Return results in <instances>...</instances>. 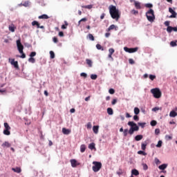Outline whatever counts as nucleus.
<instances>
[{
	"mask_svg": "<svg viewBox=\"0 0 177 177\" xmlns=\"http://www.w3.org/2000/svg\"><path fill=\"white\" fill-rule=\"evenodd\" d=\"M9 31H11V32H15V30H16V27H15L14 24H11L8 26Z\"/></svg>",
	"mask_w": 177,
	"mask_h": 177,
	"instance_id": "nucleus-19",
	"label": "nucleus"
},
{
	"mask_svg": "<svg viewBox=\"0 0 177 177\" xmlns=\"http://www.w3.org/2000/svg\"><path fill=\"white\" fill-rule=\"evenodd\" d=\"M80 77H84V78H86L88 77V75L85 73H80Z\"/></svg>",
	"mask_w": 177,
	"mask_h": 177,
	"instance_id": "nucleus-51",
	"label": "nucleus"
},
{
	"mask_svg": "<svg viewBox=\"0 0 177 177\" xmlns=\"http://www.w3.org/2000/svg\"><path fill=\"white\" fill-rule=\"evenodd\" d=\"M142 139H143L142 135H138L135 137V140H136V142H139V140H142Z\"/></svg>",
	"mask_w": 177,
	"mask_h": 177,
	"instance_id": "nucleus-21",
	"label": "nucleus"
},
{
	"mask_svg": "<svg viewBox=\"0 0 177 177\" xmlns=\"http://www.w3.org/2000/svg\"><path fill=\"white\" fill-rule=\"evenodd\" d=\"M32 26H37V28H39V23H38V21H33L32 22Z\"/></svg>",
	"mask_w": 177,
	"mask_h": 177,
	"instance_id": "nucleus-26",
	"label": "nucleus"
},
{
	"mask_svg": "<svg viewBox=\"0 0 177 177\" xmlns=\"http://www.w3.org/2000/svg\"><path fill=\"white\" fill-rule=\"evenodd\" d=\"M109 55H113V53H114L115 52L114 48H109Z\"/></svg>",
	"mask_w": 177,
	"mask_h": 177,
	"instance_id": "nucleus-50",
	"label": "nucleus"
},
{
	"mask_svg": "<svg viewBox=\"0 0 177 177\" xmlns=\"http://www.w3.org/2000/svg\"><path fill=\"white\" fill-rule=\"evenodd\" d=\"M146 17L148 20V21H150L151 23H153L154 20L156 19V16L154 15V10L153 9H150L146 12Z\"/></svg>",
	"mask_w": 177,
	"mask_h": 177,
	"instance_id": "nucleus-3",
	"label": "nucleus"
},
{
	"mask_svg": "<svg viewBox=\"0 0 177 177\" xmlns=\"http://www.w3.org/2000/svg\"><path fill=\"white\" fill-rule=\"evenodd\" d=\"M86 62L88 66H89L90 67H92V61L91 59H86Z\"/></svg>",
	"mask_w": 177,
	"mask_h": 177,
	"instance_id": "nucleus-33",
	"label": "nucleus"
},
{
	"mask_svg": "<svg viewBox=\"0 0 177 177\" xmlns=\"http://www.w3.org/2000/svg\"><path fill=\"white\" fill-rule=\"evenodd\" d=\"M92 128V123L91 122H88L87 123V129H91Z\"/></svg>",
	"mask_w": 177,
	"mask_h": 177,
	"instance_id": "nucleus-48",
	"label": "nucleus"
},
{
	"mask_svg": "<svg viewBox=\"0 0 177 177\" xmlns=\"http://www.w3.org/2000/svg\"><path fill=\"white\" fill-rule=\"evenodd\" d=\"M155 133L156 135H160V129H155Z\"/></svg>",
	"mask_w": 177,
	"mask_h": 177,
	"instance_id": "nucleus-58",
	"label": "nucleus"
},
{
	"mask_svg": "<svg viewBox=\"0 0 177 177\" xmlns=\"http://www.w3.org/2000/svg\"><path fill=\"white\" fill-rule=\"evenodd\" d=\"M28 62L30 63H35V58L32 57H30L29 59H28Z\"/></svg>",
	"mask_w": 177,
	"mask_h": 177,
	"instance_id": "nucleus-34",
	"label": "nucleus"
},
{
	"mask_svg": "<svg viewBox=\"0 0 177 177\" xmlns=\"http://www.w3.org/2000/svg\"><path fill=\"white\" fill-rule=\"evenodd\" d=\"M167 32H172V26H168L167 28Z\"/></svg>",
	"mask_w": 177,
	"mask_h": 177,
	"instance_id": "nucleus-46",
	"label": "nucleus"
},
{
	"mask_svg": "<svg viewBox=\"0 0 177 177\" xmlns=\"http://www.w3.org/2000/svg\"><path fill=\"white\" fill-rule=\"evenodd\" d=\"M177 113L175 111H171L169 113V117H176Z\"/></svg>",
	"mask_w": 177,
	"mask_h": 177,
	"instance_id": "nucleus-25",
	"label": "nucleus"
},
{
	"mask_svg": "<svg viewBox=\"0 0 177 177\" xmlns=\"http://www.w3.org/2000/svg\"><path fill=\"white\" fill-rule=\"evenodd\" d=\"M82 8H84V9H92L93 8V6L92 5H88V6H83Z\"/></svg>",
	"mask_w": 177,
	"mask_h": 177,
	"instance_id": "nucleus-31",
	"label": "nucleus"
},
{
	"mask_svg": "<svg viewBox=\"0 0 177 177\" xmlns=\"http://www.w3.org/2000/svg\"><path fill=\"white\" fill-rule=\"evenodd\" d=\"M93 164L94 165L92 167L93 172H99L102 169V162L94 161Z\"/></svg>",
	"mask_w": 177,
	"mask_h": 177,
	"instance_id": "nucleus-5",
	"label": "nucleus"
},
{
	"mask_svg": "<svg viewBox=\"0 0 177 177\" xmlns=\"http://www.w3.org/2000/svg\"><path fill=\"white\" fill-rule=\"evenodd\" d=\"M138 154H142V156H146V152L143 151H138Z\"/></svg>",
	"mask_w": 177,
	"mask_h": 177,
	"instance_id": "nucleus-52",
	"label": "nucleus"
},
{
	"mask_svg": "<svg viewBox=\"0 0 177 177\" xmlns=\"http://www.w3.org/2000/svg\"><path fill=\"white\" fill-rule=\"evenodd\" d=\"M165 138L167 139L168 140H171V139H172V137H171V136L167 135V136H165Z\"/></svg>",
	"mask_w": 177,
	"mask_h": 177,
	"instance_id": "nucleus-62",
	"label": "nucleus"
},
{
	"mask_svg": "<svg viewBox=\"0 0 177 177\" xmlns=\"http://www.w3.org/2000/svg\"><path fill=\"white\" fill-rule=\"evenodd\" d=\"M128 133H129V130H128V129H125L124 131H123V135L124 136H128Z\"/></svg>",
	"mask_w": 177,
	"mask_h": 177,
	"instance_id": "nucleus-30",
	"label": "nucleus"
},
{
	"mask_svg": "<svg viewBox=\"0 0 177 177\" xmlns=\"http://www.w3.org/2000/svg\"><path fill=\"white\" fill-rule=\"evenodd\" d=\"M170 45H171V46H176V42H175V41H171L170 42Z\"/></svg>",
	"mask_w": 177,
	"mask_h": 177,
	"instance_id": "nucleus-57",
	"label": "nucleus"
},
{
	"mask_svg": "<svg viewBox=\"0 0 177 177\" xmlns=\"http://www.w3.org/2000/svg\"><path fill=\"white\" fill-rule=\"evenodd\" d=\"M139 113H140V110L139 109V108L135 107L134 108V114H136V115H138V114H139Z\"/></svg>",
	"mask_w": 177,
	"mask_h": 177,
	"instance_id": "nucleus-28",
	"label": "nucleus"
},
{
	"mask_svg": "<svg viewBox=\"0 0 177 177\" xmlns=\"http://www.w3.org/2000/svg\"><path fill=\"white\" fill-rule=\"evenodd\" d=\"M127 125L130 127L129 130V135H133L135 132H138V131H139V126H138L135 122H128Z\"/></svg>",
	"mask_w": 177,
	"mask_h": 177,
	"instance_id": "nucleus-2",
	"label": "nucleus"
},
{
	"mask_svg": "<svg viewBox=\"0 0 177 177\" xmlns=\"http://www.w3.org/2000/svg\"><path fill=\"white\" fill-rule=\"evenodd\" d=\"M62 133H64V135H70V133H71V130L68 129L63 128Z\"/></svg>",
	"mask_w": 177,
	"mask_h": 177,
	"instance_id": "nucleus-14",
	"label": "nucleus"
},
{
	"mask_svg": "<svg viewBox=\"0 0 177 177\" xmlns=\"http://www.w3.org/2000/svg\"><path fill=\"white\" fill-rule=\"evenodd\" d=\"M124 50L125 52H127L128 53H135V52H138V50H139V48L136 47V48H129L128 47H124Z\"/></svg>",
	"mask_w": 177,
	"mask_h": 177,
	"instance_id": "nucleus-8",
	"label": "nucleus"
},
{
	"mask_svg": "<svg viewBox=\"0 0 177 177\" xmlns=\"http://www.w3.org/2000/svg\"><path fill=\"white\" fill-rule=\"evenodd\" d=\"M134 175L135 176H138L139 175V171L138 169H134L131 171V176Z\"/></svg>",
	"mask_w": 177,
	"mask_h": 177,
	"instance_id": "nucleus-17",
	"label": "nucleus"
},
{
	"mask_svg": "<svg viewBox=\"0 0 177 177\" xmlns=\"http://www.w3.org/2000/svg\"><path fill=\"white\" fill-rule=\"evenodd\" d=\"M155 163L156 164V165H158L161 164V161H160V160L158 158H156Z\"/></svg>",
	"mask_w": 177,
	"mask_h": 177,
	"instance_id": "nucleus-41",
	"label": "nucleus"
},
{
	"mask_svg": "<svg viewBox=\"0 0 177 177\" xmlns=\"http://www.w3.org/2000/svg\"><path fill=\"white\" fill-rule=\"evenodd\" d=\"M4 127L5 129L3 130V134L9 136V135H10V126H9V124H8V122H5Z\"/></svg>",
	"mask_w": 177,
	"mask_h": 177,
	"instance_id": "nucleus-6",
	"label": "nucleus"
},
{
	"mask_svg": "<svg viewBox=\"0 0 177 177\" xmlns=\"http://www.w3.org/2000/svg\"><path fill=\"white\" fill-rule=\"evenodd\" d=\"M38 19H49V17L47 15L44 14L42 15L39 16Z\"/></svg>",
	"mask_w": 177,
	"mask_h": 177,
	"instance_id": "nucleus-24",
	"label": "nucleus"
},
{
	"mask_svg": "<svg viewBox=\"0 0 177 177\" xmlns=\"http://www.w3.org/2000/svg\"><path fill=\"white\" fill-rule=\"evenodd\" d=\"M109 13L112 19L116 20V21H118L120 19V11H118L115 6L111 5L109 6Z\"/></svg>",
	"mask_w": 177,
	"mask_h": 177,
	"instance_id": "nucleus-1",
	"label": "nucleus"
},
{
	"mask_svg": "<svg viewBox=\"0 0 177 177\" xmlns=\"http://www.w3.org/2000/svg\"><path fill=\"white\" fill-rule=\"evenodd\" d=\"M158 110H160L159 107H154L152 109V111H158Z\"/></svg>",
	"mask_w": 177,
	"mask_h": 177,
	"instance_id": "nucleus-59",
	"label": "nucleus"
},
{
	"mask_svg": "<svg viewBox=\"0 0 177 177\" xmlns=\"http://www.w3.org/2000/svg\"><path fill=\"white\" fill-rule=\"evenodd\" d=\"M129 62L130 64H135V61L133 59H129Z\"/></svg>",
	"mask_w": 177,
	"mask_h": 177,
	"instance_id": "nucleus-55",
	"label": "nucleus"
},
{
	"mask_svg": "<svg viewBox=\"0 0 177 177\" xmlns=\"http://www.w3.org/2000/svg\"><path fill=\"white\" fill-rule=\"evenodd\" d=\"M85 150H86V145H82L80 146V151H81V153H84Z\"/></svg>",
	"mask_w": 177,
	"mask_h": 177,
	"instance_id": "nucleus-22",
	"label": "nucleus"
},
{
	"mask_svg": "<svg viewBox=\"0 0 177 177\" xmlns=\"http://www.w3.org/2000/svg\"><path fill=\"white\" fill-rule=\"evenodd\" d=\"M161 146H162V141L159 140L156 145V147H161Z\"/></svg>",
	"mask_w": 177,
	"mask_h": 177,
	"instance_id": "nucleus-40",
	"label": "nucleus"
},
{
	"mask_svg": "<svg viewBox=\"0 0 177 177\" xmlns=\"http://www.w3.org/2000/svg\"><path fill=\"white\" fill-rule=\"evenodd\" d=\"M17 46L19 53H23L24 46L21 44V39H19L18 40H17Z\"/></svg>",
	"mask_w": 177,
	"mask_h": 177,
	"instance_id": "nucleus-7",
	"label": "nucleus"
},
{
	"mask_svg": "<svg viewBox=\"0 0 177 177\" xmlns=\"http://www.w3.org/2000/svg\"><path fill=\"white\" fill-rule=\"evenodd\" d=\"M50 59H55V53L53 51H50Z\"/></svg>",
	"mask_w": 177,
	"mask_h": 177,
	"instance_id": "nucleus-38",
	"label": "nucleus"
},
{
	"mask_svg": "<svg viewBox=\"0 0 177 177\" xmlns=\"http://www.w3.org/2000/svg\"><path fill=\"white\" fill-rule=\"evenodd\" d=\"M147 146V143H142L141 144V149L142 150H146V147Z\"/></svg>",
	"mask_w": 177,
	"mask_h": 177,
	"instance_id": "nucleus-35",
	"label": "nucleus"
},
{
	"mask_svg": "<svg viewBox=\"0 0 177 177\" xmlns=\"http://www.w3.org/2000/svg\"><path fill=\"white\" fill-rule=\"evenodd\" d=\"M165 26H166V27H170V26H169V21H166L165 22Z\"/></svg>",
	"mask_w": 177,
	"mask_h": 177,
	"instance_id": "nucleus-61",
	"label": "nucleus"
},
{
	"mask_svg": "<svg viewBox=\"0 0 177 177\" xmlns=\"http://www.w3.org/2000/svg\"><path fill=\"white\" fill-rule=\"evenodd\" d=\"M93 131L95 134L99 133V126H93Z\"/></svg>",
	"mask_w": 177,
	"mask_h": 177,
	"instance_id": "nucleus-20",
	"label": "nucleus"
},
{
	"mask_svg": "<svg viewBox=\"0 0 177 177\" xmlns=\"http://www.w3.org/2000/svg\"><path fill=\"white\" fill-rule=\"evenodd\" d=\"M169 13L171 14V15L169 17L170 19H175V18H176L177 13H176V12H175V11L172 9V8H169Z\"/></svg>",
	"mask_w": 177,
	"mask_h": 177,
	"instance_id": "nucleus-10",
	"label": "nucleus"
},
{
	"mask_svg": "<svg viewBox=\"0 0 177 177\" xmlns=\"http://www.w3.org/2000/svg\"><path fill=\"white\" fill-rule=\"evenodd\" d=\"M109 92L111 95H114V93H115V91L114 90V88H110L109 90Z\"/></svg>",
	"mask_w": 177,
	"mask_h": 177,
	"instance_id": "nucleus-39",
	"label": "nucleus"
},
{
	"mask_svg": "<svg viewBox=\"0 0 177 177\" xmlns=\"http://www.w3.org/2000/svg\"><path fill=\"white\" fill-rule=\"evenodd\" d=\"M95 146L96 145L94 142H92L89 144L88 149H90V150H96Z\"/></svg>",
	"mask_w": 177,
	"mask_h": 177,
	"instance_id": "nucleus-16",
	"label": "nucleus"
},
{
	"mask_svg": "<svg viewBox=\"0 0 177 177\" xmlns=\"http://www.w3.org/2000/svg\"><path fill=\"white\" fill-rule=\"evenodd\" d=\"M59 37H64V33L63 32H59Z\"/></svg>",
	"mask_w": 177,
	"mask_h": 177,
	"instance_id": "nucleus-64",
	"label": "nucleus"
},
{
	"mask_svg": "<svg viewBox=\"0 0 177 177\" xmlns=\"http://www.w3.org/2000/svg\"><path fill=\"white\" fill-rule=\"evenodd\" d=\"M116 103H117V99H113L111 102V104H113V106H114V104H115Z\"/></svg>",
	"mask_w": 177,
	"mask_h": 177,
	"instance_id": "nucleus-60",
	"label": "nucleus"
},
{
	"mask_svg": "<svg viewBox=\"0 0 177 177\" xmlns=\"http://www.w3.org/2000/svg\"><path fill=\"white\" fill-rule=\"evenodd\" d=\"M149 79L151 81H154V80H156V75H149Z\"/></svg>",
	"mask_w": 177,
	"mask_h": 177,
	"instance_id": "nucleus-42",
	"label": "nucleus"
},
{
	"mask_svg": "<svg viewBox=\"0 0 177 177\" xmlns=\"http://www.w3.org/2000/svg\"><path fill=\"white\" fill-rule=\"evenodd\" d=\"M12 171H13L14 172H16L17 174H20V172H21V168L20 167L12 168Z\"/></svg>",
	"mask_w": 177,
	"mask_h": 177,
	"instance_id": "nucleus-18",
	"label": "nucleus"
},
{
	"mask_svg": "<svg viewBox=\"0 0 177 177\" xmlns=\"http://www.w3.org/2000/svg\"><path fill=\"white\" fill-rule=\"evenodd\" d=\"M150 124H151V127H156V125H157V121L151 120Z\"/></svg>",
	"mask_w": 177,
	"mask_h": 177,
	"instance_id": "nucleus-37",
	"label": "nucleus"
},
{
	"mask_svg": "<svg viewBox=\"0 0 177 177\" xmlns=\"http://www.w3.org/2000/svg\"><path fill=\"white\" fill-rule=\"evenodd\" d=\"M53 42H55V44H57V42H59V40L57 39V37H54L53 38Z\"/></svg>",
	"mask_w": 177,
	"mask_h": 177,
	"instance_id": "nucleus-53",
	"label": "nucleus"
},
{
	"mask_svg": "<svg viewBox=\"0 0 177 177\" xmlns=\"http://www.w3.org/2000/svg\"><path fill=\"white\" fill-rule=\"evenodd\" d=\"M113 109L111 108H108L107 109V113L109 115H113Z\"/></svg>",
	"mask_w": 177,
	"mask_h": 177,
	"instance_id": "nucleus-27",
	"label": "nucleus"
},
{
	"mask_svg": "<svg viewBox=\"0 0 177 177\" xmlns=\"http://www.w3.org/2000/svg\"><path fill=\"white\" fill-rule=\"evenodd\" d=\"M96 48L98 49V50H104V49L102 47V45L99 44L96 45Z\"/></svg>",
	"mask_w": 177,
	"mask_h": 177,
	"instance_id": "nucleus-32",
	"label": "nucleus"
},
{
	"mask_svg": "<svg viewBox=\"0 0 177 177\" xmlns=\"http://www.w3.org/2000/svg\"><path fill=\"white\" fill-rule=\"evenodd\" d=\"M8 61L10 62L12 66H14L15 68H19V62L17 61H15V59L9 58Z\"/></svg>",
	"mask_w": 177,
	"mask_h": 177,
	"instance_id": "nucleus-9",
	"label": "nucleus"
},
{
	"mask_svg": "<svg viewBox=\"0 0 177 177\" xmlns=\"http://www.w3.org/2000/svg\"><path fill=\"white\" fill-rule=\"evenodd\" d=\"M134 6L136 9H138V10L142 9V4L140 3V2L134 1Z\"/></svg>",
	"mask_w": 177,
	"mask_h": 177,
	"instance_id": "nucleus-11",
	"label": "nucleus"
},
{
	"mask_svg": "<svg viewBox=\"0 0 177 177\" xmlns=\"http://www.w3.org/2000/svg\"><path fill=\"white\" fill-rule=\"evenodd\" d=\"M133 120L134 121H138L139 120V116H138V115H135L133 116Z\"/></svg>",
	"mask_w": 177,
	"mask_h": 177,
	"instance_id": "nucleus-56",
	"label": "nucleus"
},
{
	"mask_svg": "<svg viewBox=\"0 0 177 177\" xmlns=\"http://www.w3.org/2000/svg\"><path fill=\"white\" fill-rule=\"evenodd\" d=\"M88 38L91 40V41H95V37H93V35L92 34H88Z\"/></svg>",
	"mask_w": 177,
	"mask_h": 177,
	"instance_id": "nucleus-29",
	"label": "nucleus"
},
{
	"mask_svg": "<svg viewBox=\"0 0 177 177\" xmlns=\"http://www.w3.org/2000/svg\"><path fill=\"white\" fill-rule=\"evenodd\" d=\"M91 80H96L97 78V75H91Z\"/></svg>",
	"mask_w": 177,
	"mask_h": 177,
	"instance_id": "nucleus-49",
	"label": "nucleus"
},
{
	"mask_svg": "<svg viewBox=\"0 0 177 177\" xmlns=\"http://www.w3.org/2000/svg\"><path fill=\"white\" fill-rule=\"evenodd\" d=\"M10 146H12V145H10V143H9V142H4L2 145H1V147L3 149H6V147H10Z\"/></svg>",
	"mask_w": 177,
	"mask_h": 177,
	"instance_id": "nucleus-13",
	"label": "nucleus"
},
{
	"mask_svg": "<svg viewBox=\"0 0 177 177\" xmlns=\"http://www.w3.org/2000/svg\"><path fill=\"white\" fill-rule=\"evenodd\" d=\"M142 166H143V169L145 171H147V169H149V167L146 164L143 163Z\"/></svg>",
	"mask_w": 177,
	"mask_h": 177,
	"instance_id": "nucleus-45",
	"label": "nucleus"
},
{
	"mask_svg": "<svg viewBox=\"0 0 177 177\" xmlns=\"http://www.w3.org/2000/svg\"><path fill=\"white\" fill-rule=\"evenodd\" d=\"M131 13L132 15H138V14L139 13V11H138V10H132L131 11Z\"/></svg>",
	"mask_w": 177,
	"mask_h": 177,
	"instance_id": "nucleus-43",
	"label": "nucleus"
},
{
	"mask_svg": "<svg viewBox=\"0 0 177 177\" xmlns=\"http://www.w3.org/2000/svg\"><path fill=\"white\" fill-rule=\"evenodd\" d=\"M111 30H115V31H117V30H118V27H117L115 25L112 24L111 25L109 28L107 29V31H111Z\"/></svg>",
	"mask_w": 177,
	"mask_h": 177,
	"instance_id": "nucleus-15",
	"label": "nucleus"
},
{
	"mask_svg": "<svg viewBox=\"0 0 177 177\" xmlns=\"http://www.w3.org/2000/svg\"><path fill=\"white\" fill-rule=\"evenodd\" d=\"M21 54H22V55H18L17 57H21V59H26V54H24V52L22 51V53H21Z\"/></svg>",
	"mask_w": 177,
	"mask_h": 177,
	"instance_id": "nucleus-36",
	"label": "nucleus"
},
{
	"mask_svg": "<svg viewBox=\"0 0 177 177\" xmlns=\"http://www.w3.org/2000/svg\"><path fill=\"white\" fill-rule=\"evenodd\" d=\"M28 5H29L28 1H26V2L24 3V4H23V6H25L26 8H27V6H28Z\"/></svg>",
	"mask_w": 177,
	"mask_h": 177,
	"instance_id": "nucleus-63",
	"label": "nucleus"
},
{
	"mask_svg": "<svg viewBox=\"0 0 177 177\" xmlns=\"http://www.w3.org/2000/svg\"><path fill=\"white\" fill-rule=\"evenodd\" d=\"M71 164L73 168H75L77 165H80V164L77 163V161L75 159L71 160Z\"/></svg>",
	"mask_w": 177,
	"mask_h": 177,
	"instance_id": "nucleus-12",
	"label": "nucleus"
},
{
	"mask_svg": "<svg viewBox=\"0 0 177 177\" xmlns=\"http://www.w3.org/2000/svg\"><path fill=\"white\" fill-rule=\"evenodd\" d=\"M138 125L142 128H145V125H146V123L138 122Z\"/></svg>",
	"mask_w": 177,
	"mask_h": 177,
	"instance_id": "nucleus-44",
	"label": "nucleus"
},
{
	"mask_svg": "<svg viewBox=\"0 0 177 177\" xmlns=\"http://www.w3.org/2000/svg\"><path fill=\"white\" fill-rule=\"evenodd\" d=\"M146 8H153V4L151 3H147L145 4Z\"/></svg>",
	"mask_w": 177,
	"mask_h": 177,
	"instance_id": "nucleus-54",
	"label": "nucleus"
},
{
	"mask_svg": "<svg viewBox=\"0 0 177 177\" xmlns=\"http://www.w3.org/2000/svg\"><path fill=\"white\" fill-rule=\"evenodd\" d=\"M168 167V165L167 164H162L158 167L159 169H161L162 171H164Z\"/></svg>",
	"mask_w": 177,
	"mask_h": 177,
	"instance_id": "nucleus-23",
	"label": "nucleus"
},
{
	"mask_svg": "<svg viewBox=\"0 0 177 177\" xmlns=\"http://www.w3.org/2000/svg\"><path fill=\"white\" fill-rule=\"evenodd\" d=\"M151 93L153 94V97H155L156 99H160V97H161V91L158 88L151 89Z\"/></svg>",
	"mask_w": 177,
	"mask_h": 177,
	"instance_id": "nucleus-4",
	"label": "nucleus"
},
{
	"mask_svg": "<svg viewBox=\"0 0 177 177\" xmlns=\"http://www.w3.org/2000/svg\"><path fill=\"white\" fill-rule=\"evenodd\" d=\"M35 56H37V53L36 52L30 53V57H34Z\"/></svg>",
	"mask_w": 177,
	"mask_h": 177,
	"instance_id": "nucleus-47",
	"label": "nucleus"
}]
</instances>
